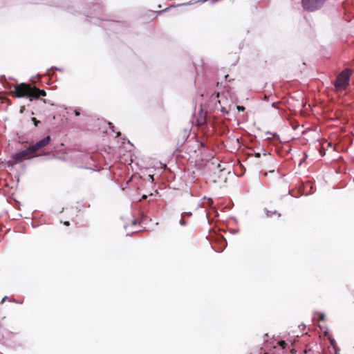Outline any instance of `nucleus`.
I'll list each match as a JSON object with an SVG mask.
<instances>
[{
  "label": "nucleus",
  "mask_w": 354,
  "mask_h": 354,
  "mask_svg": "<svg viewBox=\"0 0 354 354\" xmlns=\"http://www.w3.org/2000/svg\"><path fill=\"white\" fill-rule=\"evenodd\" d=\"M32 227H34V228L36 227V226H35V224H34L33 223H32Z\"/></svg>",
  "instance_id": "37"
},
{
  "label": "nucleus",
  "mask_w": 354,
  "mask_h": 354,
  "mask_svg": "<svg viewBox=\"0 0 354 354\" xmlns=\"http://www.w3.org/2000/svg\"><path fill=\"white\" fill-rule=\"evenodd\" d=\"M138 223V220L135 219L132 221L133 225H136Z\"/></svg>",
  "instance_id": "32"
},
{
  "label": "nucleus",
  "mask_w": 354,
  "mask_h": 354,
  "mask_svg": "<svg viewBox=\"0 0 354 354\" xmlns=\"http://www.w3.org/2000/svg\"><path fill=\"white\" fill-rule=\"evenodd\" d=\"M69 111H73V112L74 113L75 116H80L81 114L80 111L77 109H74L73 107H70Z\"/></svg>",
  "instance_id": "15"
},
{
  "label": "nucleus",
  "mask_w": 354,
  "mask_h": 354,
  "mask_svg": "<svg viewBox=\"0 0 354 354\" xmlns=\"http://www.w3.org/2000/svg\"><path fill=\"white\" fill-rule=\"evenodd\" d=\"M32 92H33L34 95H35V99L38 98L39 97H45L46 95V92L45 90L40 89L37 87L33 88Z\"/></svg>",
  "instance_id": "8"
},
{
  "label": "nucleus",
  "mask_w": 354,
  "mask_h": 354,
  "mask_svg": "<svg viewBox=\"0 0 354 354\" xmlns=\"http://www.w3.org/2000/svg\"><path fill=\"white\" fill-rule=\"evenodd\" d=\"M353 73V69L346 68L340 72L336 79L333 82L336 90H344L350 85L351 77Z\"/></svg>",
  "instance_id": "3"
},
{
  "label": "nucleus",
  "mask_w": 354,
  "mask_h": 354,
  "mask_svg": "<svg viewBox=\"0 0 354 354\" xmlns=\"http://www.w3.org/2000/svg\"><path fill=\"white\" fill-rule=\"evenodd\" d=\"M51 140V136L48 135L41 140L37 141L35 143L28 145V147L32 154H39L37 151L48 145Z\"/></svg>",
  "instance_id": "7"
},
{
  "label": "nucleus",
  "mask_w": 354,
  "mask_h": 354,
  "mask_svg": "<svg viewBox=\"0 0 354 354\" xmlns=\"http://www.w3.org/2000/svg\"><path fill=\"white\" fill-rule=\"evenodd\" d=\"M277 346H280L282 349H286L288 346L286 340L281 339L277 341Z\"/></svg>",
  "instance_id": "11"
},
{
  "label": "nucleus",
  "mask_w": 354,
  "mask_h": 354,
  "mask_svg": "<svg viewBox=\"0 0 354 354\" xmlns=\"http://www.w3.org/2000/svg\"><path fill=\"white\" fill-rule=\"evenodd\" d=\"M220 241H221V248L219 250H215L216 252H222L226 247L227 245V241L225 239V238L223 236H221L220 238Z\"/></svg>",
  "instance_id": "9"
},
{
  "label": "nucleus",
  "mask_w": 354,
  "mask_h": 354,
  "mask_svg": "<svg viewBox=\"0 0 354 354\" xmlns=\"http://www.w3.org/2000/svg\"><path fill=\"white\" fill-rule=\"evenodd\" d=\"M210 117L211 116L207 112L203 111L202 105H201L198 116L196 118V123L202 130H205L209 128V123L211 120Z\"/></svg>",
  "instance_id": "5"
},
{
  "label": "nucleus",
  "mask_w": 354,
  "mask_h": 354,
  "mask_svg": "<svg viewBox=\"0 0 354 354\" xmlns=\"http://www.w3.org/2000/svg\"><path fill=\"white\" fill-rule=\"evenodd\" d=\"M206 217H207V221H208V223H209V224H211V221H210V220H209V218L208 214H206Z\"/></svg>",
  "instance_id": "30"
},
{
  "label": "nucleus",
  "mask_w": 354,
  "mask_h": 354,
  "mask_svg": "<svg viewBox=\"0 0 354 354\" xmlns=\"http://www.w3.org/2000/svg\"><path fill=\"white\" fill-rule=\"evenodd\" d=\"M179 224H180L181 226H185V225H187V222L185 220V218L181 217V219H180V221H179Z\"/></svg>",
  "instance_id": "18"
},
{
  "label": "nucleus",
  "mask_w": 354,
  "mask_h": 354,
  "mask_svg": "<svg viewBox=\"0 0 354 354\" xmlns=\"http://www.w3.org/2000/svg\"><path fill=\"white\" fill-rule=\"evenodd\" d=\"M296 352H297V351H296V350H295V349H294V348H292V349L291 350V354H296Z\"/></svg>",
  "instance_id": "31"
},
{
  "label": "nucleus",
  "mask_w": 354,
  "mask_h": 354,
  "mask_svg": "<svg viewBox=\"0 0 354 354\" xmlns=\"http://www.w3.org/2000/svg\"><path fill=\"white\" fill-rule=\"evenodd\" d=\"M319 321H324L325 319V314L323 313H319Z\"/></svg>",
  "instance_id": "19"
},
{
  "label": "nucleus",
  "mask_w": 354,
  "mask_h": 354,
  "mask_svg": "<svg viewBox=\"0 0 354 354\" xmlns=\"http://www.w3.org/2000/svg\"><path fill=\"white\" fill-rule=\"evenodd\" d=\"M190 4H192V3H191V2L187 3H185V5H190Z\"/></svg>",
  "instance_id": "38"
},
{
  "label": "nucleus",
  "mask_w": 354,
  "mask_h": 354,
  "mask_svg": "<svg viewBox=\"0 0 354 354\" xmlns=\"http://www.w3.org/2000/svg\"><path fill=\"white\" fill-rule=\"evenodd\" d=\"M30 2L31 3H35V4H37V3H39V1H37V0H36V1H35V0H31Z\"/></svg>",
  "instance_id": "27"
},
{
  "label": "nucleus",
  "mask_w": 354,
  "mask_h": 354,
  "mask_svg": "<svg viewBox=\"0 0 354 354\" xmlns=\"http://www.w3.org/2000/svg\"><path fill=\"white\" fill-rule=\"evenodd\" d=\"M8 298L9 297L8 296L3 297V299H1V304L4 303L6 301H7L8 299Z\"/></svg>",
  "instance_id": "24"
},
{
  "label": "nucleus",
  "mask_w": 354,
  "mask_h": 354,
  "mask_svg": "<svg viewBox=\"0 0 354 354\" xmlns=\"http://www.w3.org/2000/svg\"><path fill=\"white\" fill-rule=\"evenodd\" d=\"M326 0H301L304 9L308 12H313L320 9Z\"/></svg>",
  "instance_id": "6"
},
{
  "label": "nucleus",
  "mask_w": 354,
  "mask_h": 354,
  "mask_svg": "<svg viewBox=\"0 0 354 354\" xmlns=\"http://www.w3.org/2000/svg\"><path fill=\"white\" fill-rule=\"evenodd\" d=\"M217 167H218V169L219 170H221V171L222 170V169H221V165H220V164H218V165H217Z\"/></svg>",
  "instance_id": "34"
},
{
  "label": "nucleus",
  "mask_w": 354,
  "mask_h": 354,
  "mask_svg": "<svg viewBox=\"0 0 354 354\" xmlns=\"http://www.w3.org/2000/svg\"><path fill=\"white\" fill-rule=\"evenodd\" d=\"M260 156H261L260 153H259V152L258 153H255V156L256 157L259 158V157H260Z\"/></svg>",
  "instance_id": "33"
},
{
  "label": "nucleus",
  "mask_w": 354,
  "mask_h": 354,
  "mask_svg": "<svg viewBox=\"0 0 354 354\" xmlns=\"http://www.w3.org/2000/svg\"><path fill=\"white\" fill-rule=\"evenodd\" d=\"M120 135V132H117L116 137H118Z\"/></svg>",
  "instance_id": "36"
},
{
  "label": "nucleus",
  "mask_w": 354,
  "mask_h": 354,
  "mask_svg": "<svg viewBox=\"0 0 354 354\" xmlns=\"http://www.w3.org/2000/svg\"><path fill=\"white\" fill-rule=\"evenodd\" d=\"M238 231H239L238 230H231L230 232L232 234H236V232H238Z\"/></svg>",
  "instance_id": "29"
},
{
  "label": "nucleus",
  "mask_w": 354,
  "mask_h": 354,
  "mask_svg": "<svg viewBox=\"0 0 354 354\" xmlns=\"http://www.w3.org/2000/svg\"><path fill=\"white\" fill-rule=\"evenodd\" d=\"M221 111L223 112V113H229V110L225 107V106H221Z\"/></svg>",
  "instance_id": "21"
},
{
  "label": "nucleus",
  "mask_w": 354,
  "mask_h": 354,
  "mask_svg": "<svg viewBox=\"0 0 354 354\" xmlns=\"http://www.w3.org/2000/svg\"><path fill=\"white\" fill-rule=\"evenodd\" d=\"M11 301H13L15 303H17V304H23V301H18V300H16L15 299H12L10 300Z\"/></svg>",
  "instance_id": "25"
},
{
  "label": "nucleus",
  "mask_w": 354,
  "mask_h": 354,
  "mask_svg": "<svg viewBox=\"0 0 354 354\" xmlns=\"http://www.w3.org/2000/svg\"><path fill=\"white\" fill-rule=\"evenodd\" d=\"M205 200H207L208 201H209L211 203V204L212 203V198H207L206 196H205V197H203V198L201 199L198 205L200 207H203L204 205V201H205Z\"/></svg>",
  "instance_id": "13"
},
{
  "label": "nucleus",
  "mask_w": 354,
  "mask_h": 354,
  "mask_svg": "<svg viewBox=\"0 0 354 354\" xmlns=\"http://www.w3.org/2000/svg\"><path fill=\"white\" fill-rule=\"evenodd\" d=\"M15 92L17 97H28L30 100H34L35 97V95L32 92V88H30L26 83L17 85L15 88Z\"/></svg>",
  "instance_id": "4"
},
{
  "label": "nucleus",
  "mask_w": 354,
  "mask_h": 354,
  "mask_svg": "<svg viewBox=\"0 0 354 354\" xmlns=\"http://www.w3.org/2000/svg\"><path fill=\"white\" fill-rule=\"evenodd\" d=\"M53 69L58 70V71H61V69H60V68H57V67H53V68H48V69H47V71H46L47 73H48V74H49V73H50V71H51V70H53Z\"/></svg>",
  "instance_id": "22"
},
{
  "label": "nucleus",
  "mask_w": 354,
  "mask_h": 354,
  "mask_svg": "<svg viewBox=\"0 0 354 354\" xmlns=\"http://www.w3.org/2000/svg\"><path fill=\"white\" fill-rule=\"evenodd\" d=\"M108 124H109V128L111 129H112L113 131H114V125H113V124L112 122H109Z\"/></svg>",
  "instance_id": "23"
},
{
  "label": "nucleus",
  "mask_w": 354,
  "mask_h": 354,
  "mask_svg": "<svg viewBox=\"0 0 354 354\" xmlns=\"http://www.w3.org/2000/svg\"><path fill=\"white\" fill-rule=\"evenodd\" d=\"M264 354H266V353H264Z\"/></svg>",
  "instance_id": "39"
},
{
  "label": "nucleus",
  "mask_w": 354,
  "mask_h": 354,
  "mask_svg": "<svg viewBox=\"0 0 354 354\" xmlns=\"http://www.w3.org/2000/svg\"><path fill=\"white\" fill-rule=\"evenodd\" d=\"M63 223L66 226H68L70 225V222L68 221H66Z\"/></svg>",
  "instance_id": "28"
},
{
  "label": "nucleus",
  "mask_w": 354,
  "mask_h": 354,
  "mask_svg": "<svg viewBox=\"0 0 354 354\" xmlns=\"http://www.w3.org/2000/svg\"><path fill=\"white\" fill-rule=\"evenodd\" d=\"M299 335H297V336L294 338V339H293V340L290 339V338H288V339H287V341H288V342H291L292 346H295V344H296V342H297V341H299Z\"/></svg>",
  "instance_id": "14"
},
{
  "label": "nucleus",
  "mask_w": 354,
  "mask_h": 354,
  "mask_svg": "<svg viewBox=\"0 0 354 354\" xmlns=\"http://www.w3.org/2000/svg\"><path fill=\"white\" fill-rule=\"evenodd\" d=\"M50 6L56 7V8H64L68 12H70L74 15H83L86 16V17H89V18H95L96 17H99L98 13L101 11V8L100 7V6H96V5L93 6V12L75 10V9H74V6H68V3H66V1H64L62 4L53 3V4H50Z\"/></svg>",
  "instance_id": "2"
},
{
  "label": "nucleus",
  "mask_w": 354,
  "mask_h": 354,
  "mask_svg": "<svg viewBox=\"0 0 354 354\" xmlns=\"http://www.w3.org/2000/svg\"><path fill=\"white\" fill-rule=\"evenodd\" d=\"M192 215V213L191 212H183L181 214V217L189 218Z\"/></svg>",
  "instance_id": "16"
},
{
  "label": "nucleus",
  "mask_w": 354,
  "mask_h": 354,
  "mask_svg": "<svg viewBox=\"0 0 354 354\" xmlns=\"http://www.w3.org/2000/svg\"><path fill=\"white\" fill-rule=\"evenodd\" d=\"M31 120L32 121V122H33V124H34V125H35V127H37V126L39 125V124H40V122H41L39 120H37V118H31Z\"/></svg>",
  "instance_id": "17"
},
{
  "label": "nucleus",
  "mask_w": 354,
  "mask_h": 354,
  "mask_svg": "<svg viewBox=\"0 0 354 354\" xmlns=\"http://www.w3.org/2000/svg\"><path fill=\"white\" fill-rule=\"evenodd\" d=\"M147 195H143L142 198L143 199H145V198H147Z\"/></svg>",
  "instance_id": "35"
},
{
  "label": "nucleus",
  "mask_w": 354,
  "mask_h": 354,
  "mask_svg": "<svg viewBox=\"0 0 354 354\" xmlns=\"http://www.w3.org/2000/svg\"><path fill=\"white\" fill-rule=\"evenodd\" d=\"M167 10H168V8H165V9H164V10H162L158 11V13L159 15H160V14H162V13H163V12H165Z\"/></svg>",
  "instance_id": "26"
},
{
  "label": "nucleus",
  "mask_w": 354,
  "mask_h": 354,
  "mask_svg": "<svg viewBox=\"0 0 354 354\" xmlns=\"http://www.w3.org/2000/svg\"><path fill=\"white\" fill-rule=\"evenodd\" d=\"M236 108L237 109V110H238L239 111H243L245 109V106H240V105H236Z\"/></svg>",
  "instance_id": "20"
},
{
  "label": "nucleus",
  "mask_w": 354,
  "mask_h": 354,
  "mask_svg": "<svg viewBox=\"0 0 354 354\" xmlns=\"http://www.w3.org/2000/svg\"><path fill=\"white\" fill-rule=\"evenodd\" d=\"M40 154H32L28 146L12 155L11 159L7 161L6 165L8 168L12 169L17 164L22 162L25 160H30L39 157Z\"/></svg>",
  "instance_id": "1"
},
{
  "label": "nucleus",
  "mask_w": 354,
  "mask_h": 354,
  "mask_svg": "<svg viewBox=\"0 0 354 354\" xmlns=\"http://www.w3.org/2000/svg\"><path fill=\"white\" fill-rule=\"evenodd\" d=\"M265 211H266V216L268 217H271L274 214H278L279 216H281V214L278 213V212L276 210L270 211V210H268L267 209H265Z\"/></svg>",
  "instance_id": "12"
},
{
  "label": "nucleus",
  "mask_w": 354,
  "mask_h": 354,
  "mask_svg": "<svg viewBox=\"0 0 354 354\" xmlns=\"http://www.w3.org/2000/svg\"><path fill=\"white\" fill-rule=\"evenodd\" d=\"M0 82H2L3 86L6 88H11V85L8 81L6 80L5 75L0 76Z\"/></svg>",
  "instance_id": "10"
}]
</instances>
